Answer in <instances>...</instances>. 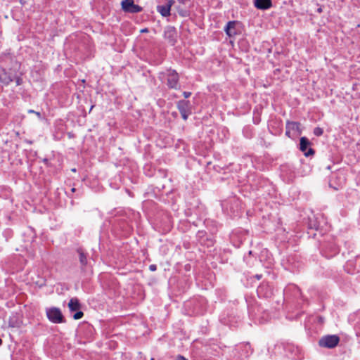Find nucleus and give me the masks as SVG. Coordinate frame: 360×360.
<instances>
[{"label": "nucleus", "instance_id": "nucleus-9", "mask_svg": "<svg viewBox=\"0 0 360 360\" xmlns=\"http://www.w3.org/2000/svg\"><path fill=\"white\" fill-rule=\"evenodd\" d=\"M174 0H168L165 4L157 6V11L162 17H168L171 15V7L174 4Z\"/></svg>", "mask_w": 360, "mask_h": 360}, {"label": "nucleus", "instance_id": "nucleus-20", "mask_svg": "<svg viewBox=\"0 0 360 360\" xmlns=\"http://www.w3.org/2000/svg\"><path fill=\"white\" fill-rule=\"evenodd\" d=\"M181 5L187 7L191 4V0H176Z\"/></svg>", "mask_w": 360, "mask_h": 360}, {"label": "nucleus", "instance_id": "nucleus-14", "mask_svg": "<svg viewBox=\"0 0 360 360\" xmlns=\"http://www.w3.org/2000/svg\"><path fill=\"white\" fill-rule=\"evenodd\" d=\"M68 307L71 311H76L79 310L81 308V304L79 300L77 297L71 298L68 303Z\"/></svg>", "mask_w": 360, "mask_h": 360}, {"label": "nucleus", "instance_id": "nucleus-30", "mask_svg": "<svg viewBox=\"0 0 360 360\" xmlns=\"http://www.w3.org/2000/svg\"><path fill=\"white\" fill-rule=\"evenodd\" d=\"M141 32H148V29L147 28L143 29V30H141Z\"/></svg>", "mask_w": 360, "mask_h": 360}, {"label": "nucleus", "instance_id": "nucleus-40", "mask_svg": "<svg viewBox=\"0 0 360 360\" xmlns=\"http://www.w3.org/2000/svg\"><path fill=\"white\" fill-rule=\"evenodd\" d=\"M150 360H154V358H151V359H150Z\"/></svg>", "mask_w": 360, "mask_h": 360}, {"label": "nucleus", "instance_id": "nucleus-26", "mask_svg": "<svg viewBox=\"0 0 360 360\" xmlns=\"http://www.w3.org/2000/svg\"><path fill=\"white\" fill-rule=\"evenodd\" d=\"M285 129H286L285 135L287 136H288L289 138H291V135H290L291 131L290 129H288V128H285Z\"/></svg>", "mask_w": 360, "mask_h": 360}, {"label": "nucleus", "instance_id": "nucleus-36", "mask_svg": "<svg viewBox=\"0 0 360 360\" xmlns=\"http://www.w3.org/2000/svg\"><path fill=\"white\" fill-rule=\"evenodd\" d=\"M71 191H72V192H75V188H72L71 189Z\"/></svg>", "mask_w": 360, "mask_h": 360}, {"label": "nucleus", "instance_id": "nucleus-24", "mask_svg": "<svg viewBox=\"0 0 360 360\" xmlns=\"http://www.w3.org/2000/svg\"><path fill=\"white\" fill-rule=\"evenodd\" d=\"M149 269H150V271H156V269H157V266H156L155 264H150V265L149 266Z\"/></svg>", "mask_w": 360, "mask_h": 360}, {"label": "nucleus", "instance_id": "nucleus-10", "mask_svg": "<svg viewBox=\"0 0 360 360\" xmlns=\"http://www.w3.org/2000/svg\"><path fill=\"white\" fill-rule=\"evenodd\" d=\"M196 237L198 238V242L202 245L210 247L214 245V240L211 238H208L207 236V233L205 231H198L196 234Z\"/></svg>", "mask_w": 360, "mask_h": 360}, {"label": "nucleus", "instance_id": "nucleus-7", "mask_svg": "<svg viewBox=\"0 0 360 360\" xmlns=\"http://www.w3.org/2000/svg\"><path fill=\"white\" fill-rule=\"evenodd\" d=\"M240 22L237 20L229 21L224 29L226 35L230 38L235 37L238 35L240 33L238 28Z\"/></svg>", "mask_w": 360, "mask_h": 360}, {"label": "nucleus", "instance_id": "nucleus-6", "mask_svg": "<svg viewBox=\"0 0 360 360\" xmlns=\"http://www.w3.org/2000/svg\"><path fill=\"white\" fill-rule=\"evenodd\" d=\"M124 11L130 13H137L143 11V8L134 3L133 0H123L121 3Z\"/></svg>", "mask_w": 360, "mask_h": 360}, {"label": "nucleus", "instance_id": "nucleus-5", "mask_svg": "<svg viewBox=\"0 0 360 360\" xmlns=\"http://www.w3.org/2000/svg\"><path fill=\"white\" fill-rule=\"evenodd\" d=\"M311 143L305 136H302L300 139L299 149L304 153L305 157H309L314 154V150L311 148Z\"/></svg>", "mask_w": 360, "mask_h": 360}, {"label": "nucleus", "instance_id": "nucleus-27", "mask_svg": "<svg viewBox=\"0 0 360 360\" xmlns=\"http://www.w3.org/2000/svg\"><path fill=\"white\" fill-rule=\"evenodd\" d=\"M264 286V285H262V286H259L257 289V293L259 295L262 293V291L263 290Z\"/></svg>", "mask_w": 360, "mask_h": 360}, {"label": "nucleus", "instance_id": "nucleus-18", "mask_svg": "<svg viewBox=\"0 0 360 360\" xmlns=\"http://www.w3.org/2000/svg\"><path fill=\"white\" fill-rule=\"evenodd\" d=\"M314 134L316 136H321L323 134V129L321 127H315L313 131Z\"/></svg>", "mask_w": 360, "mask_h": 360}, {"label": "nucleus", "instance_id": "nucleus-25", "mask_svg": "<svg viewBox=\"0 0 360 360\" xmlns=\"http://www.w3.org/2000/svg\"><path fill=\"white\" fill-rule=\"evenodd\" d=\"M183 95H184V98H188V97H190V96H191V92H188V91H184V92H183Z\"/></svg>", "mask_w": 360, "mask_h": 360}, {"label": "nucleus", "instance_id": "nucleus-23", "mask_svg": "<svg viewBox=\"0 0 360 360\" xmlns=\"http://www.w3.org/2000/svg\"><path fill=\"white\" fill-rule=\"evenodd\" d=\"M181 115V117L184 120H186L188 117V115L191 114V112H183V113H180Z\"/></svg>", "mask_w": 360, "mask_h": 360}, {"label": "nucleus", "instance_id": "nucleus-28", "mask_svg": "<svg viewBox=\"0 0 360 360\" xmlns=\"http://www.w3.org/2000/svg\"><path fill=\"white\" fill-rule=\"evenodd\" d=\"M176 360H188V359L184 358L183 356L179 355Z\"/></svg>", "mask_w": 360, "mask_h": 360}, {"label": "nucleus", "instance_id": "nucleus-17", "mask_svg": "<svg viewBox=\"0 0 360 360\" xmlns=\"http://www.w3.org/2000/svg\"><path fill=\"white\" fill-rule=\"evenodd\" d=\"M14 79L11 76L7 75V73H4L3 75L0 76V82L4 83L5 85H8L11 82H12Z\"/></svg>", "mask_w": 360, "mask_h": 360}, {"label": "nucleus", "instance_id": "nucleus-29", "mask_svg": "<svg viewBox=\"0 0 360 360\" xmlns=\"http://www.w3.org/2000/svg\"><path fill=\"white\" fill-rule=\"evenodd\" d=\"M255 278H256L257 280H259V279L262 278V275L257 274V275H255Z\"/></svg>", "mask_w": 360, "mask_h": 360}, {"label": "nucleus", "instance_id": "nucleus-34", "mask_svg": "<svg viewBox=\"0 0 360 360\" xmlns=\"http://www.w3.org/2000/svg\"><path fill=\"white\" fill-rule=\"evenodd\" d=\"M9 326H12V327H14V326H15V325H14V324H13V323H11V322H9Z\"/></svg>", "mask_w": 360, "mask_h": 360}, {"label": "nucleus", "instance_id": "nucleus-11", "mask_svg": "<svg viewBox=\"0 0 360 360\" xmlns=\"http://www.w3.org/2000/svg\"><path fill=\"white\" fill-rule=\"evenodd\" d=\"M77 252L78 253L79 261L81 265V269L84 271L85 267L88 264L87 259V253L82 248H79L77 249Z\"/></svg>", "mask_w": 360, "mask_h": 360}, {"label": "nucleus", "instance_id": "nucleus-38", "mask_svg": "<svg viewBox=\"0 0 360 360\" xmlns=\"http://www.w3.org/2000/svg\"><path fill=\"white\" fill-rule=\"evenodd\" d=\"M93 108H94V105L91 106L90 111L92 110Z\"/></svg>", "mask_w": 360, "mask_h": 360}, {"label": "nucleus", "instance_id": "nucleus-19", "mask_svg": "<svg viewBox=\"0 0 360 360\" xmlns=\"http://www.w3.org/2000/svg\"><path fill=\"white\" fill-rule=\"evenodd\" d=\"M77 312L73 315V318L75 320L80 319L83 317L84 313L82 311H76Z\"/></svg>", "mask_w": 360, "mask_h": 360}, {"label": "nucleus", "instance_id": "nucleus-13", "mask_svg": "<svg viewBox=\"0 0 360 360\" xmlns=\"http://www.w3.org/2000/svg\"><path fill=\"white\" fill-rule=\"evenodd\" d=\"M177 108L180 113L191 112L190 102L186 100H180L177 102Z\"/></svg>", "mask_w": 360, "mask_h": 360}, {"label": "nucleus", "instance_id": "nucleus-8", "mask_svg": "<svg viewBox=\"0 0 360 360\" xmlns=\"http://www.w3.org/2000/svg\"><path fill=\"white\" fill-rule=\"evenodd\" d=\"M164 37L171 45L174 46L176 44L177 39V32L176 28L173 26L166 27L164 31Z\"/></svg>", "mask_w": 360, "mask_h": 360}, {"label": "nucleus", "instance_id": "nucleus-33", "mask_svg": "<svg viewBox=\"0 0 360 360\" xmlns=\"http://www.w3.org/2000/svg\"><path fill=\"white\" fill-rule=\"evenodd\" d=\"M71 171H72V172H76V171H77V170H76V169H75V168H72V169H71Z\"/></svg>", "mask_w": 360, "mask_h": 360}, {"label": "nucleus", "instance_id": "nucleus-4", "mask_svg": "<svg viewBox=\"0 0 360 360\" xmlns=\"http://www.w3.org/2000/svg\"><path fill=\"white\" fill-rule=\"evenodd\" d=\"M284 350L286 355L293 359H300L302 355L301 349L294 344L287 343L284 345Z\"/></svg>", "mask_w": 360, "mask_h": 360}, {"label": "nucleus", "instance_id": "nucleus-21", "mask_svg": "<svg viewBox=\"0 0 360 360\" xmlns=\"http://www.w3.org/2000/svg\"><path fill=\"white\" fill-rule=\"evenodd\" d=\"M28 113H34V115H36L39 119H41V114L39 112H37L34 110H29Z\"/></svg>", "mask_w": 360, "mask_h": 360}, {"label": "nucleus", "instance_id": "nucleus-37", "mask_svg": "<svg viewBox=\"0 0 360 360\" xmlns=\"http://www.w3.org/2000/svg\"><path fill=\"white\" fill-rule=\"evenodd\" d=\"M2 342H3V341H2V340L0 338V346L2 345Z\"/></svg>", "mask_w": 360, "mask_h": 360}, {"label": "nucleus", "instance_id": "nucleus-1", "mask_svg": "<svg viewBox=\"0 0 360 360\" xmlns=\"http://www.w3.org/2000/svg\"><path fill=\"white\" fill-rule=\"evenodd\" d=\"M158 79L165 83L169 89H180L179 75L175 70L171 68L159 72Z\"/></svg>", "mask_w": 360, "mask_h": 360}, {"label": "nucleus", "instance_id": "nucleus-32", "mask_svg": "<svg viewBox=\"0 0 360 360\" xmlns=\"http://www.w3.org/2000/svg\"><path fill=\"white\" fill-rule=\"evenodd\" d=\"M317 11L319 13H321L322 12V8H318Z\"/></svg>", "mask_w": 360, "mask_h": 360}, {"label": "nucleus", "instance_id": "nucleus-31", "mask_svg": "<svg viewBox=\"0 0 360 360\" xmlns=\"http://www.w3.org/2000/svg\"><path fill=\"white\" fill-rule=\"evenodd\" d=\"M43 162H45L46 164H47L49 160H48V159L45 158V159H44Z\"/></svg>", "mask_w": 360, "mask_h": 360}, {"label": "nucleus", "instance_id": "nucleus-16", "mask_svg": "<svg viewBox=\"0 0 360 360\" xmlns=\"http://www.w3.org/2000/svg\"><path fill=\"white\" fill-rule=\"evenodd\" d=\"M176 11L178 14L183 18L188 17L191 14L190 10L186 8V7L184 8L182 6H177L176 7Z\"/></svg>", "mask_w": 360, "mask_h": 360}, {"label": "nucleus", "instance_id": "nucleus-12", "mask_svg": "<svg viewBox=\"0 0 360 360\" xmlns=\"http://www.w3.org/2000/svg\"><path fill=\"white\" fill-rule=\"evenodd\" d=\"M255 6L260 10H267L272 6L271 0H255Z\"/></svg>", "mask_w": 360, "mask_h": 360}, {"label": "nucleus", "instance_id": "nucleus-22", "mask_svg": "<svg viewBox=\"0 0 360 360\" xmlns=\"http://www.w3.org/2000/svg\"><path fill=\"white\" fill-rule=\"evenodd\" d=\"M15 81L17 86H20L22 84V79L20 77H16Z\"/></svg>", "mask_w": 360, "mask_h": 360}, {"label": "nucleus", "instance_id": "nucleus-3", "mask_svg": "<svg viewBox=\"0 0 360 360\" xmlns=\"http://www.w3.org/2000/svg\"><path fill=\"white\" fill-rule=\"evenodd\" d=\"M340 342V338L337 335H328L323 336L319 341L321 347L334 348Z\"/></svg>", "mask_w": 360, "mask_h": 360}, {"label": "nucleus", "instance_id": "nucleus-15", "mask_svg": "<svg viewBox=\"0 0 360 360\" xmlns=\"http://www.w3.org/2000/svg\"><path fill=\"white\" fill-rule=\"evenodd\" d=\"M300 127V122L288 121L286 122L285 128H288L291 131H298L299 133H301Z\"/></svg>", "mask_w": 360, "mask_h": 360}, {"label": "nucleus", "instance_id": "nucleus-2", "mask_svg": "<svg viewBox=\"0 0 360 360\" xmlns=\"http://www.w3.org/2000/svg\"><path fill=\"white\" fill-rule=\"evenodd\" d=\"M47 319L53 323H63L65 322L61 310L56 307L47 308L46 309Z\"/></svg>", "mask_w": 360, "mask_h": 360}, {"label": "nucleus", "instance_id": "nucleus-39", "mask_svg": "<svg viewBox=\"0 0 360 360\" xmlns=\"http://www.w3.org/2000/svg\"><path fill=\"white\" fill-rule=\"evenodd\" d=\"M20 2L21 4H22V0H20Z\"/></svg>", "mask_w": 360, "mask_h": 360}, {"label": "nucleus", "instance_id": "nucleus-35", "mask_svg": "<svg viewBox=\"0 0 360 360\" xmlns=\"http://www.w3.org/2000/svg\"><path fill=\"white\" fill-rule=\"evenodd\" d=\"M68 136H69L70 138H72V134H71L70 133H69V134H68Z\"/></svg>", "mask_w": 360, "mask_h": 360}]
</instances>
